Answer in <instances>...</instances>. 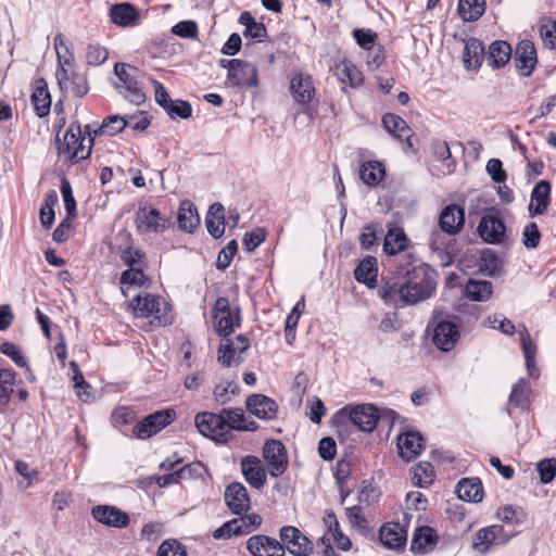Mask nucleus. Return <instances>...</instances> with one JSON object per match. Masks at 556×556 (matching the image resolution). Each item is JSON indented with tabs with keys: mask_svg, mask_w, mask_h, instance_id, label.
<instances>
[{
	"mask_svg": "<svg viewBox=\"0 0 556 556\" xmlns=\"http://www.w3.org/2000/svg\"><path fill=\"white\" fill-rule=\"evenodd\" d=\"M413 276L403 281H387L379 289L384 303L392 306L414 305L431 298L435 291V273L430 266H419L412 271Z\"/></svg>",
	"mask_w": 556,
	"mask_h": 556,
	"instance_id": "obj_1",
	"label": "nucleus"
},
{
	"mask_svg": "<svg viewBox=\"0 0 556 556\" xmlns=\"http://www.w3.org/2000/svg\"><path fill=\"white\" fill-rule=\"evenodd\" d=\"M85 141L80 126L72 124L65 131L63 141L59 140L58 153L74 163L86 160L91 153L92 139H88L87 146Z\"/></svg>",
	"mask_w": 556,
	"mask_h": 556,
	"instance_id": "obj_2",
	"label": "nucleus"
},
{
	"mask_svg": "<svg viewBox=\"0 0 556 556\" xmlns=\"http://www.w3.org/2000/svg\"><path fill=\"white\" fill-rule=\"evenodd\" d=\"M130 307L136 317H154L160 326L172 321L167 313V304L150 293L136 295L130 302Z\"/></svg>",
	"mask_w": 556,
	"mask_h": 556,
	"instance_id": "obj_3",
	"label": "nucleus"
},
{
	"mask_svg": "<svg viewBox=\"0 0 556 556\" xmlns=\"http://www.w3.org/2000/svg\"><path fill=\"white\" fill-rule=\"evenodd\" d=\"M338 419H349L359 430L371 432L378 422L377 409L370 404H359L353 407L345 406L337 414Z\"/></svg>",
	"mask_w": 556,
	"mask_h": 556,
	"instance_id": "obj_4",
	"label": "nucleus"
},
{
	"mask_svg": "<svg viewBox=\"0 0 556 556\" xmlns=\"http://www.w3.org/2000/svg\"><path fill=\"white\" fill-rule=\"evenodd\" d=\"M514 535V532L506 531L503 526L492 525L476 532L472 539V547L475 551L485 554L493 546L506 544Z\"/></svg>",
	"mask_w": 556,
	"mask_h": 556,
	"instance_id": "obj_5",
	"label": "nucleus"
},
{
	"mask_svg": "<svg viewBox=\"0 0 556 556\" xmlns=\"http://www.w3.org/2000/svg\"><path fill=\"white\" fill-rule=\"evenodd\" d=\"M195 426L201 434L217 442H227L230 433H227L222 413L202 412L195 416Z\"/></svg>",
	"mask_w": 556,
	"mask_h": 556,
	"instance_id": "obj_6",
	"label": "nucleus"
},
{
	"mask_svg": "<svg viewBox=\"0 0 556 556\" xmlns=\"http://www.w3.org/2000/svg\"><path fill=\"white\" fill-rule=\"evenodd\" d=\"M136 227L141 232H162L172 226V219L156 208L140 205L136 213Z\"/></svg>",
	"mask_w": 556,
	"mask_h": 556,
	"instance_id": "obj_7",
	"label": "nucleus"
},
{
	"mask_svg": "<svg viewBox=\"0 0 556 556\" xmlns=\"http://www.w3.org/2000/svg\"><path fill=\"white\" fill-rule=\"evenodd\" d=\"M113 87L130 103L140 105L146 101L141 84L129 72H114L110 78Z\"/></svg>",
	"mask_w": 556,
	"mask_h": 556,
	"instance_id": "obj_8",
	"label": "nucleus"
},
{
	"mask_svg": "<svg viewBox=\"0 0 556 556\" xmlns=\"http://www.w3.org/2000/svg\"><path fill=\"white\" fill-rule=\"evenodd\" d=\"M173 420L174 412L172 409L155 412L136 424L132 428V434L138 439H148L168 426Z\"/></svg>",
	"mask_w": 556,
	"mask_h": 556,
	"instance_id": "obj_9",
	"label": "nucleus"
},
{
	"mask_svg": "<svg viewBox=\"0 0 556 556\" xmlns=\"http://www.w3.org/2000/svg\"><path fill=\"white\" fill-rule=\"evenodd\" d=\"M263 457L271 477L283 475L288 468V457L285 445L279 440H267L263 448Z\"/></svg>",
	"mask_w": 556,
	"mask_h": 556,
	"instance_id": "obj_10",
	"label": "nucleus"
},
{
	"mask_svg": "<svg viewBox=\"0 0 556 556\" xmlns=\"http://www.w3.org/2000/svg\"><path fill=\"white\" fill-rule=\"evenodd\" d=\"M213 320L216 332L220 336H228L235 326L240 325V317L230 308L228 299L218 298L213 308Z\"/></svg>",
	"mask_w": 556,
	"mask_h": 556,
	"instance_id": "obj_11",
	"label": "nucleus"
},
{
	"mask_svg": "<svg viewBox=\"0 0 556 556\" xmlns=\"http://www.w3.org/2000/svg\"><path fill=\"white\" fill-rule=\"evenodd\" d=\"M283 549L295 556H307L313 551L312 542L295 527L285 526L279 531Z\"/></svg>",
	"mask_w": 556,
	"mask_h": 556,
	"instance_id": "obj_12",
	"label": "nucleus"
},
{
	"mask_svg": "<svg viewBox=\"0 0 556 556\" xmlns=\"http://www.w3.org/2000/svg\"><path fill=\"white\" fill-rule=\"evenodd\" d=\"M60 89L74 97H84L89 90V84L84 72H56Z\"/></svg>",
	"mask_w": 556,
	"mask_h": 556,
	"instance_id": "obj_13",
	"label": "nucleus"
},
{
	"mask_svg": "<svg viewBox=\"0 0 556 556\" xmlns=\"http://www.w3.org/2000/svg\"><path fill=\"white\" fill-rule=\"evenodd\" d=\"M382 125L384 129L391 134L394 138H396L400 141L406 142V148L412 151L415 150L414 144V132L401 116L387 113L382 116Z\"/></svg>",
	"mask_w": 556,
	"mask_h": 556,
	"instance_id": "obj_14",
	"label": "nucleus"
},
{
	"mask_svg": "<svg viewBox=\"0 0 556 556\" xmlns=\"http://www.w3.org/2000/svg\"><path fill=\"white\" fill-rule=\"evenodd\" d=\"M247 548L253 556H283V545L276 539L257 534L247 542Z\"/></svg>",
	"mask_w": 556,
	"mask_h": 556,
	"instance_id": "obj_15",
	"label": "nucleus"
},
{
	"mask_svg": "<svg viewBox=\"0 0 556 556\" xmlns=\"http://www.w3.org/2000/svg\"><path fill=\"white\" fill-rule=\"evenodd\" d=\"M290 92L295 102L305 105L312 101L316 89L312 76L300 72L290 80Z\"/></svg>",
	"mask_w": 556,
	"mask_h": 556,
	"instance_id": "obj_16",
	"label": "nucleus"
},
{
	"mask_svg": "<svg viewBox=\"0 0 556 556\" xmlns=\"http://www.w3.org/2000/svg\"><path fill=\"white\" fill-rule=\"evenodd\" d=\"M250 346L248 338L242 334L236 337L233 341L226 340L220 344L218 362L229 367L232 362L241 363V354Z\"/></svg>",
	"mask_w": 556,
	"mask_h": 556,
	"instance_id": "obj_17",
	"label": "nucleus"
},
{
	"mask_svg": "<svg viewBox=\"0 0 556 556\" xmlns=\"http://www.w3.org/2000/svg\"><path fill=\"white\" fill-rule=\"evenodd\" d=\"M245 406L252 415L264 420L276 418L278 412L277 403L264 394L250 395L247 399Z\"/></svg>",
	"mask_w": 556,
	"mask_h": 556,
	"instance_id": "obj_18",
	"label": "nucleus"
},
{
	"mask_svg": "<svg viewBox=\"0 0 556 556\" xmlns=\"http://www.w3.org/2000/svg\"><path fill=\"white\" fill-rule=\"evenodd\" d=\"M92 516L97 521L114 528H126L130 521L128 514L115 506H96L92 508Z\"/></svg>",
	"mask_w": 556,
	"mask_h": 556,
	"instance_id": "obj_19",
	"label": "nucleus"
},
{
	"mask_svg": "<svg viewBox=\"0 0 556 556\" xmlns=\"http://www.w3.org/2000/svg\"><path fill=\"white\" fill-rule=\"evenodd\" d=\"M459 339L457 326L452 321L442 320L434 328L433 343L444 352L451 351Z\"/></svg>",
	"mask_w": 556,
	"mask_h": 556,
	"instance_id": "obj_20",
	"label": "nucleus"
},
{
	"mask_svg": "<svg viewBox=\"0 0 556 556\" xmlns=\"http://www.w3.org/2000/svg\"><path fill=\"white\" fill-rule=\"evenodd\" d=\"M225 502L229 509L240 515L250 508V496L245 486L242 483H230L225 491Z\"/></svg>",
	"mask_w": 556,
	"mask_h": 556,
	"instance_id": "obj_21",
	"label": "nucleus"
},
{
	"mask_svg": "<svg viewBox=\"0 0 556 556\" xmlns=\"http://www.w3.org/2000/svg\"><path fill=\"white\" fill-rule=\"evenodd\" d=\"M242 473L247 482L254 489H262L266 483V470L258 457L248 455L241 460Z\"/></svg>",
	"mask_w": 556,
	"mask_h": 556,
	"instance_id": "obj_22",
	"label": "nucleus"
},
{
	"mask_svg": "<svg viewBox=\"0 0 556 556\" xmlns=\"http://www.w3.org/2000/svg\"><path fill=\"white\" fill-rule=\"evenodd\" d=\"M552 186L547 180H540L533 188L528 206L530 217L543 215L549 205Z\"/></svg>",
	"mask_w": 556,
	"mask_h": 556,
	"instance_id": "obj_23",
	"label": "nucleus"
},
{
	"mask_svg": "<svg viewBox=\"0 0 556 556\" xmlns=\"http://www.w3.org/2000/svg\"><path fill=\"white\" fill-rule=\"evenodd\" d=\"M465 213L464 210L456 205H447L440 214L439 224L441 230L447 235H456L464 227Z\"/></svg>",
	"mask_w": 556,
	"mask_h": 556,
	"instance_id": "obj_24",
	"label": "nucleus"
},
{
	"mask_svg": "<svg viewBox=\"0 0 556 556\" xmlns=\"http://www.w3.org/2000/svg\"><path fill=\"white\" fill-rule=\"evenodd\" d=\"M505 230L503 220L493 215L483 216L478 226L481 239L492 244L500 243L503 240Z\"/></svg>",
	"mask_w": 556,
	"mask_h": 556,
	"instance_id": "obj_25",
	"label": "nucleus"
},
{
	"mask_svg": "<svg viewBox=\"0 0 556 556\" xmlns=\"http://www.w3.org/2000/svg\"><path fill=\"white\" fill-rule=\"evenodd\" d=\"M400 455L407 462L418 456L424 448V439L418 432L408 431L397 438Z\"/></svg>",
	"mask_w": 556,
	"mask_h": 556,
	"instance_id": "obj_26",
	"label": "nucleus"
},
{
	"mask_svg": "<svg viewBox=\"0 0 556 556\" xmlns=\"http://www.w3.org/2000/svg\"><path fill=\"white\" fill-rule=\"evenodd\" d=\"M220 413L227 427V433H230V430L254 431L257 428L255 421L247 420L241 408H223Z\"/></svg>",
	"mask_w": 556,
	"mask_h": 556,
	"instance_id": "obj_27",
	"label": "nucleus"
},
{
	"mask_svg": "<svg viewBox=\"0 0 556 556\" xmlns=\"http://www.w3.org/2000/svg\"><path fill=\"white\" fill-rule=\"evenodd\" d=\"M205 226L208 233L215 239L224 235L226 217L223 204L216 202L210 206L205 217Z\"/></svg>",
	"mask_w": 556,
	"mask_h": 556,
	"instance_id": "obj_28",
	"label": "nucleus"
},
{
	"mask_svg": "<svg viewBox=\"0 0 556 556\" xmlns=\"http://www.w3.org/2000/svg\"><path fill=\"white\" fill-rule=\"evenodd\" d=\"M457 496L467 502L478 503L483 497V489L480 479L464 478L455 486Z\"/></svg>",
	"mask_w": 556,
	"mask_h": 556,
	"instance_id": "obj_29",
	"label": "nucleus"
},
{
	"mask_svg": "<svg viewBox=\"0 0 556 556\" xmlns=\"http://www.w3.org/2000/svg\"><path fill=\"white\" fill-rule=\"evenodd\" d=\"M516 66L519 70H534L538 59L534 43L530 40H521L515 50Z\"/></svg>",
	"mask_w": 556,
	"mask_h": 556,
	"instance_id": "obj_30",
	"label": "nucleus"
},
{
	"mask_svg": "<svg viewBox=\"0 0 556 556\" xmlns=\"http://www.w3.org/2000/svg\"><path fill=\"white\" fill-rule=\"evenodd\" d=\"M511 47L507 41H493L485 54L486 65L492 67H502L506 65L511 56Z\"/></svg>",
	"mask_w": 556,
	"mask_h": 556,
	"instance_id": "obj_31",
	"label": "nucleus"
},
{
	"mask_svg": "<svg viewBox=\"0 0 556 556\" xmlns=\"http://www.w3.org/2000/svg\"><path fill=\"white\" fill-rule=\"evenodd\" d=\"M451 241L442 230H433L429 238V245L438 253L443 266H447L453 262Z\"/></svg>",
	"mask_w": 556,
	"mask_h": 556,
	"instance_id": "obj_32",
	"label": "nucleus"
},
{
	"mask_svg": "<svg viewBox=\"0 0 556 556\" xmlns=\"http://www.w3.org/2000/svg\"><path fill=\"white\" fill-rule=\"evenodd\" d=\"M178 226L188 233H192L200 225L197 207L190 201H182L178 210Z\"/></svg>",
	"mask_w": 556,
	"mask_h": 556,
	"instance_id": "obj_33",
	"label": "nucleus"
},
{
	"mask_svg": "<svg viewBox=\"0 0 556 556\" xmlns=\"http://www.w3.org/2000/svg\"><path fill=\"white\" fill-rule=\"evenodd\" d=\"M378 276L377 260L374 256H366L359 262L354 270L356 281L366 285L369 288L376 286Z\"/></svg>",
	"mask_w": 556,
	"mask_h": 556,
	"instance_id": "obj_34",
	"label": "nucleus"
},
{
	"mask_svg": "<svg viewBox=\"0 0 556 556\" xmlns=\"http://www.w3.org/2000/svg\"><path fill=\"white\" fill-rule=\"evenodd\" d=\"M463 59L467 70L479 68L485 59L482 41L476 38L468 39L465 45Z\"/></svg>",
	"mask_w": 556,
	"mask_h": 556,
	"instance_id": "obj_35",
	"label": "nucleus"
},
{
	"mask_svg": "<svg viewBox=\"0 0 556 556\" xmlns=\"http://www.w3.org/2000/svg\"><path fill=\"white\" fill-rule=\"evenodd\" d=\"M406 539V530L400 523H387L380 529L381 543L389 548L403 546Z\"/></svg>",
	"mask_w": 556,
	"mask_h": 556,
	"instance_id": "obj_36",
	"label": "nucleus"
},
{
	"mask_svg": "<svg viewBox=\"0 0 556 556\" xmlns=\"http://www.w3.org/2000/svg\"><path fill=\"white\" fill-rule=\"evenodd\" d=\"M408 242L409 240L402 228L392 227L384 236L383 251L388 255H396L406 250Z\"/></svg>",
	"mask_w": 556,
	"mask_h": 556,
	"instance_id": "obj_37",
	"label": "nucleus"
},
{
	"mask_svg": "<svg viewBox=\"0 0 556 556\" xmlns=\"http://www.w3.org/2000/svg\"><path fill=\"white\" fill-rule=\"evenodd\" d=\"M30 99L36 114L39 117H45L49 114L51 108V97L48 90V85L43 79L36 81V87Z\"/></svg>",
	"mask_w": 556,
	"mask_h": 556,
	"instance_id": "obj_38",
	"label": "nucleus"
},
{
	"mask_svg": "<svg viewBox=\"0 0 556 556\" xmlns=\"http://www.w3.org/2000/svg\"><path fill=\"white\" fill-rule=\"evenodd\" d=\"M239 23L245 27L243 36L257 42H263L267 37V29L263 23L255 21L251 12L244 11L239 16Z\"/></svg>",
	"mask_w": 556,
	"mask_h": 556,
	"instance_id": "obj_39",
	"label": "nucleus"
},
{
	"mask_svg": "<svg viewBox=\"0 0 556 556\" xmlns=\"http://www.w3.org/2000/svg\"><path fill=\"white\" fill-rule=\"evenodd\" d=\"M110 16L112 22L119 26H131L138 17L135 8L129 3L114 4L110 10Z\"/></svg>",
	"mask_w": 556,
	"mask_h": 556,
	"instance_id": "obj_40",
	"label": "nucleus"
},
{
	"mask_svg": "<svg viewBox=\"0 0 556 556\" xmlns=\"http://www.w3.org/2000/svg\"><path fill=\"white\" fill-rule=\"evenodd\" d=\"M251 532V528L248 527L247 521L243 517H240L224 523L214 531L213 535L215 539L219 540L230 538L231 535L249 534Z\"/></svg>",
	"mask_w": 556,
	"mask_h": 556,
	"instance_id": "obj_41",
	"label": "nucleus"
},
{
	"mask_svg": "<svg viewBox=\"0 0 556 556\" xmlns=\"http://www.w3.org/2000/svg\"><path fill=\"white\" fill-rule=\"evenodd\" d=\"M458 14L466 22H475L485 11V0H459Z\"/></svg>",
	"mask_w": 556,
	"mask_h": 556,
	"instance_id": "obj_42",
	"label": "nucleus"
},
{
	"mask_svg": "<svg viewBox=\"0 0 556 556\" xmlns=\"http://www.w3.org/2000/svg\"><path fill=\"white\" fill-rule=\"evenodd\" d=\"M384 167L378 161L365 162L359 169L361 178L367 186L378 185L384 177Z\"/></svg>",
	"mask_w": 556,
	"mask_h": 556,
	"instance_id": "obj_43",
	"label": "nucleus"
},
{
	"mask_svg": "<svg viewBox=\"0 0 556 556\" xmlns=\"http://www.w3.org/2000/svg\"><path fill=\"white\" fill-rule=\"evenodd\" d=\"M258 83L257 72H227L225 86L228 88H251Z\"/></svg>",
	"mask_w": 556,
	"mask_h": 556,
	"instance_id": "obj_44",
	"label": "nucleus"
},
{
	"mask_svg": "<svg viewBox=\"0 0 556 556\" xmlns=\"http://www.w3.org/2000/svg\"><path fill=\"white\" fill-rule=\"evenodd\" d=\"M14 383L15 372L7 368L0 369V413L3 412L11 400Z\"/></svg>",
	"mask_w": 556,
	"mask_h": 556,
	"instance_id": "obj_45",
	"label": "nucleus"
},
{
	"mask_svg": "<svg viewBox=\"0 0 556 556\" xmlns=\"http://www.w3.org/2000/svg\"><path fill=\"white\" fill-rule=\"evenodd\" d=\"M465 292L467 298L472 301H485L492 294V283L486 280H469Z\"/></svg>",
	"mask_w": 556,
	"mask_h": 556,
	"instance_id": "obj_46",
	"label": "nucleus"
},
{
	"mask_svg": "<svg viewBox=\"0 0 556 556\" xmlns=\"http://www.w3.org/2000/svg\"><path fill=\"white\" fill-rule=\"evenodd\" d=\"M412 482L419 488H427L433 481V467L430 463H418L410 469Z\"/></svg>",
	"mask_w": 556,
	"mask_h": 556,
	"instance_id": "obj_47",
	"label": "nucleus"
},
{
	"mask_svg": "<svg viewBox=\"0 0 556 556\" xmlns=\"http://www.w3.org/2000/svg\"><path fill=\"white\" fill-rule=\"evenodd\" d=\"M434 545V533L430 527H421L416 530L412 549L418 553H426Z\"/></svg>",
	"mask_w": 556,
	"mask_h": 556,
	"instance_id": "obj_48",
	"label": "nucleus"
},
{
	"mask_svg": "<svg viewBox=\"0 0 556 556\" xmlns=\"http://www.w3.org/2000/svg\"><path fill=\"white\" fill-rule=\"evenodd\" d=\"M519 334H520V341H521L523 356L526 359L527 370H528L529 375L533 377L534 371H535V362H534L535 346L532 343L530 333L525 326H522V329L519 330Z\"/></svg>",
	"mask_w": 556,
	"mask_h": 556,
	"instance_id": "obj_49",
	"label": "nucleus"
},
{
	"mask_svg": "<svg viewBox=\"0 0 556 556\" xmlns=\"http://www.w3.org/2000/svg\"><path fill=\"white\" fill-rule=\"evenodd\" d=\"M529 393V383L525 379H519L511 389L509 404L515 407L526 408L528 406Z\"/></svg>",
	"mask_w": 556,
	"mask_h": 556,
	"instance_id": "obj_50",
	"label": "nucleus"
},
{
	"mask_svg": "<svg viewBox=\"0 0 556 556\" xmlns=\"http://www.w3.org/2000/svg\"><path fill=\"white\" fill-rule=\"evenodd\" d=\"M53 45L61 70H64L65 66H72L74 62V56L68 49L65 37L62 34H58L54 37Z\"/></svg>",
	"mask_w": 556,
	"mask_h": 556,
	"instance_id": "obj_51",
	"label": "nucleus"
},
{
	"mask_svg": "<svg viewBox=\"0 0 556 556\" xmlns=\"http://www.w3.org/2000/svg\"><path fill=\"white\" fill-rule=\"evenodd\" d=\"M70 367L71 370L73 371L72 379L75 383V389L78 397L84 402H88L90 400V392L88 391L90 389V386L85 381L84 376L76 362H71Z\"/></svg>",
	"mask_w": 556,
	"mask_h": 556,
	"instance_id": "obj_52",
	"label": "nucleus"
},
{
	"mask_svg": "<svg viewBox=\"0 0 556 556\" xmlns=\"http://www.w3.org/2000/svg\"><path fill=\"white\" fill-rule=\"evenodd\" d=\"M419 266H429L426 263L419 261L414 254L406 253L400 257L397 273L402 278H406L408 276H413L412 271Z\"/></svg>",
	"mask_w": 556,
	"mask_h": 556,
	"instance_id": "obj_53",
	"label": "nucleus"
},
{
	"mask_svg": "<svg viewBox=\"0 0 556 556\" xmlns=\"http://www.w3.org/2000/svg\"><path fill=\"white\" fill-rule=\"evenodd\" d=\"M128 122L125 117L119 115H112L103 119L102 125L100 127V132L106 134L109 136H113L122 131Z\"/></svg>",
	"mask_w": 556,
	"mask_h": 556,
	"instance_id": "obj_54",
	"label": "nucleus"
},
{
	"mask_svg": "<svg viewBox=\"0 0 556 556\" xmlns=\"http://www.w3.org/2000/svg\"><path fill=\"white\" fill-rule=\"evenodd\" d=\"M334 78L341 84V90L346 91V86L352 88L363 84V72H334Z\"/></svg>",
	"mask_w": 556,
	"mask_h": 556,
	"instance_id": "obj_55",
	"label": "nucleus"
},
{
	"mask_svg": "<svg viewBox=\"0 0 556 556\" xmlns=\"http://www.w3.org/2000/svg\"><path fill=\"white\" fill-rule=\"evenodd\" d=\"M172 117L189 118L192 114V108L189 102L175 100L167 103L164 109Z\"/></svg>",
	"mask_w": 556,
	"mask_h": 556,
	"instance_id": "obj_56",
	"label": "nucleus"
},
{
	"mask_svg": "<svg viewBox=\"0 0 556 556\" xmlns=\"http://www.w3.org/2000/svg\"><path fill=\"white\" fill-rule=\"evenodd\" d=\"M325 526L327 527V532L321 538L323 542L326 543L325 554L328 555L329 552L333 553L332 547L330 546V535L334 533V531L340 529L339 521L337 516L332 511H327L323 518Z\"/></svg>",
	"mask_w": 556,
	"mask_h": 556,
	"instance_id": "obj_57",
	"label": "nucleus"
},
{
	"mask_svg": "<svg viewBox=\"0 0 556 556\" xmlns=\"http://www.w3.org/2000/svg\"><path fill=\"white\" fill-rule=\"evenodd\" d=\"M536 469L542 483H549L556 476V459L546 458L536 464Z\"/></svg>",
	"mask_w": 556,
	"mask_h": 556,
	"instance_id": "obj_58",
	"label": "nucleus"
},
{
	"mask_svg": "<svg viewBox=\"0 0 556 556\" xmlns=\"http://www.w3.org/2000/svg\"><path fill=\"white\" fill-rule=\"evenodd\" d=\"M497 517L505 523H521L525 518V513L521 508L507 505L497 510Z\"/></svg>",
	"mask_w": 556,
	"mask_h": 556,
	"instance_id": "obj_59",
	"label": "nucleus"
},
{
	"mask_svg": "<svg viewBox=\"0 0 556 556\" xmlns=\"http://www.w3.org/2000/svg\"><path fill=\"white\" fill-rule=\"evenodd\" d=\"M109 56L108 50L99 45H89L86 61L90 66H100Z\"/></svg>",
	"mask_w": 556,
	"mask_h": 556,
	"instance_id": "obj_60",
	"label": "nucleus"
},
{
	"mask_svg": "<svg viewBox=\"0 0 556 556\" xmlns=\"http://www.w3.org/2000/svg\"><path fill=\"white\" fill-rule=\"evenodd\" d=\"M238 251V243L236 240H231L228 244L219 252L216 266L220 270H225L236 255Z\"/></svg>",
	"mask_w": 556,
	"mask_h": 556,
	"instance_id": "obj_61",
	"label": "nucleus"
},
{
	"mask_svg": "<svg viewBox=\"0 0 556 556\" xmlns=\"http://www.w3.org/2000/svg\"><path fill=\"white\" fill-rule=\"evenodd\" d=\"M541 233L535 223L528 224L522 231V243L528 249H534L539 245Z\"/></svg>",
	"mask_w": 556,
	"mask_h": 556,
	"instance_id": "obj_62",
	"label": "nucleus"
},
{
	"mask_svg": "<svg viewBox=\"0 0 556 556\" xmlns=\"http://www.w3.org/2000/svg\"><path fill=\"white\" fill-rule=\"evenodd\" d=\"M157 556H186V551L176 540L164 541L159 547Z\"/></svg>",
	"mask_w": 556,
	"mask_h": 556,
	"instance_id": "obj_63",
	"label": "nucleus"
},
{
	"mask_svg": "<svg viewBox=\"0 0 556 556\" xmlns=\"http://www.w3.org/2000/svg\"><path fill=\"white\" fill-rule=\"evenodd\" d=\"M540 36L545 47L553 49L556 45V21L542 24Z\"/></svg>",
	"mask_w": 556,
	"mask_h": 556,
	"instance_id": "obj_64",
	"label": "nucleus"
}]
</instances>
